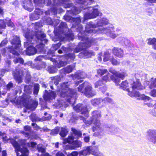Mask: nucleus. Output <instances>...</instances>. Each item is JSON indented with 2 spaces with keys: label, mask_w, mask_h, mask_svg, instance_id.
<instances>
[{
  "label": "nucleus",
  "mask_w": 156,
  "mask_h": 156,
  "mask_svg": "<svg viewBox=\"0 0 156 156\" xmlns=\"http://www.w3.org/2000/svg\"><path fill=\"white\" fill-rule=\"evenodd\" d=\"M54 83L55 85H57L58 83L60 80V78L58 76H56L54 78Z\"/></svg>",
  "instance_id": "nucleus-56"
},
{
  "label": "nucleus",
  "mask_w": 156,
  "mask_h": 156,
  "mask_svg": "<svg viewBox=\"0 0 156 156\" xmlns=\"http://www.w3.org/2000/svg\"><path fill=\"white\" fill-rule=\"evenodd\" d=\"M8 43V41L7 39L5 38L2 41L0 44V47H2Z\"/></svg>",
  "instance_id": "nucleus-53"
},
{
  "label": "nucleus",
  "mask_w": 156,
  "mask_h": 156,
  "mask_svg": "<svg viewBox=\"0 0 156 156\" xmlns=\"http://www.w3.org/2000/svg\"><path fill=\"white\" fill-rule=\"evenodd\" d=\"M75 55L73 53L67 54L64 56H62L60 57V61L57 64V67L58 68L66 65L67 63L73 61L75 58Z\"/></svg>",
  "instance_id": "nucleus-12"
},
{
  "label": "nucleus",
  "mask_w": 156,
  "mask_h": 156,
  "mask_svg": "<svg viewBox=\"0 0 156 156\" xmlns=\"http://www.w3.org/2000/svg\"><path fill=\"white\" fill-rule=\"evenodd\" d=\"M149 140L154 144L156 143V131H151L149 133Z\"/></svg>",
  "instance_id": "nucleus-29"
},
{
  "label": "nucleus",
  "mask_w": 156,
  "mask_h": 156,
  "mask_svg": "<svg viewBox=\"0 0 156 156\" xmlns=\"http://www.w3.org/2000/svg\"><path fill=\"white\" fill-rule=\"evenodd\" d=\"M87 77V74L84 72L81 71H78L74 75H72L73 80H79L84 79Z\"/></svg>",
  "instance_id": "nucleus-21"
},
{
  "label": "nucleus",
  "mask_w": 156,
  "mask_h": 156,
  "mask_svg": "<svg viewBox=\"0 0 156 156\" xmlns=\"http://www.w3.org/2000/svg\"><path fill=\"white\" fill-rule=\"evenodd\" d=\"M24 70L25 71H23L22 72H21V73H20L17 69H16V73H13L15 78L20 82L22 78V76H24L25 75H26V77L27 79L28 80H30V74L29 72L27 69H24Z\"/></svg>",
  "instance_id": "nucleus-16"
},
{
  "label": "nucleus",
  "mask_w": 156,
  "mask_h": 156,
  "mask_svg": "<svg viewBox=\"0 0 156 156\" xmlns=\"http://www.w3.org/2000/svg\"><path fill=\"white\" fill-rule=\"evenodd\" d=\"M109 72L112 74L113 75H112L111 76H115L118 72L116 71L115 69L112 68H111L109 69Z\"/></svg>",
  "instance_id": "nucleus-51"
},
{
  "label": "nucleus",
  "mask_w": 156,
  "mask_h": 156,
  "mask_svg": "<svg viewBox=\"0 0 156 156\" xmlns=\"http://www.w3.org/2000/svg\"><path fill=\"white\" fill-rule=\"evenodd\" d=\"M62 27V28H61V30L63 29L64 28H66L67 27V25L66 23L64 22H61L60 23V27Z\"/></svg>",
  "instance_id": "nucleus-61"
},
{
  "label": "nucleus",
  "mask_w": 156,
  "mask_h": 156,
  "mask_svg": "<svg viewBox=\"0 0 156 156\" xmlns=\"http://www.w3.org/2000/svg\"><path fill=\"white\" fill-rule=\"evenodd\" d=\"M110 61L113 65H118L120 64V62L118 61L114 57L110 59Z\"/></svg>",
  "instance_id": "nucleus-41"
},
{
  "label": "nucleus",
  "mask_w": 156,
  "mask_h": 156,
  "mask_svg": "<svg viewBox=\"0 0 156 156\" xmlns=\"http://www.w3.org/2000/svg\"><path fill=\"white\" fill-rule=\"evenodd\" d=\"M147 44L149 45H152L153 48L156 50V38H149L147 39Z\"/></svg>",
  "instance_id": "nucleus-31"
},
{
  "label": "nucleus",
  "mask_w": 156,
  "mask_h": 156,
  "mask_svg": "<svg viewBox=\"0 0 156 156\" xmlns=\"http://www.w3.org/2000/svg\"><path fill=\"white\" fill-rule=\"evenodd\" d=\"M24 130L27 132L25 133L24 132L23 134L26 137H28L29 138V133L31 131V128L28 126H26L24 127Z\"/></svg>",
  "instance_id": "nucleus-35"
},
{
  "label": "nucleus",
  "mask_w": 156,
  "mask_h": 156,
  "mask_svg": "<svg viewBox=\"0 0 156 156\" xmlns=\"http://www.w3.org/2000/svg\"><path fill=\"white\" fill-rule=\"evenodd\" d=\"M41 65L40 67H38V66H36V67H38V69H40L41 68H45L46 67V65L45 62H41Z\"/></svg>",
  "instance_id": "nucleus-58"
},
{
  "label": "nucleus",
  "mask_w": 156,
  "mask_h": 156,
  "mask_svg": "<svg viewBox=\"0 0 156 156\" xmlns=\"http://www.w3.org/2000/svg\"><path fill=\"white\" fill-rule=\"evenodd\" d=\"M74 67V66H67L64 69V71L66 73H69L72 71Z\"/></svg>",
  "instance_id": "nucleus-38"
},
{
  "label": "nucleus",
  "mask_w": 156,
  "mask_h": 156,
  "mask_svg": "<svg viewBox=\"0 0 156 156\" xmlns=\"http://www.w3.org/2000/svg\"><path fill=\"white\" fill-rule=\"evenodd\" d=\"M30 97L28 95H23L22 97H20L16 100V103L18 105H23L27 109L30 110H34L38 105V102L35 101H33L30 105Z\"/></svg>",
  "instance_id": "nucleus-9"
},
{
  "label": "nucleus",
  "mask_w": 156,
  "mask_h": 156,
  "mask_svg": "<svg viewBox=\"0 0 156 156\" xmlns=\"http://www.w3.org/2000/svg\"><path fill=\"white\" fill-rule=\"evenodd\" d=\"M73 108L74 110L77 112H81V114L83 115V114L85 117L88 116V113L86 105H83L81 104H79L77 105L76 106L73 107Z\"/></svg>",
  "instance_id": "nucleus-18"
},
{
  "label": "nucleus",
  "mask_w": 156,
  "mask_h": 156,
  "mask_svg": "<svg viewBox=\"0 0 156 156\" xmlns=\"http://www.w3.org/2000/svg\"><path fill=\"white\" fill-rule=\"evenodd\" d=\"M59 2L66 8H71L70 10H68L69 12L73 15H76L80 13L83 9H87L88 12L84 15V21L88 19L96 18L99 15V12L96 6L94 7H86L88 5H90L94 2V0H75L78 4L76 7H72L73 4L68 3L70 0H59ZM84 21L83 22H84Z\"/></svg>",
  "instance_id": "nucleus-2"
},
{
  "label": "nucleus",
  "mask_w": 156,
  "mask_h": 156,
  "mask_svg": "<svg viewBox=\"0 0 156 156\" xmlns=\"http://www.w3.org/2000/svg\"><path fill=\"white\" fill-rule=\"evenodd\" d=\"M43 14V12L38 8L36 9L34 11V13L31 14L30 16L31 20H38L40 18V15Z\"/></svg>",
  "instance_id": "nucleus-24"
},
{
  "label": "nucleus",
  "mask_w": 156,
  "mask_h": 156,
  "mask_svg": "<svg viewBox=\"0 0 156 156\" xmlns=\"http://www.w3.org/2000/svg\"><path fill=\"white\" fill-rule=\"evenodd\" d=\"M149 88L150 89H154L156 88V78H151L150 81V84Z\"/></svg>",
  "instance_id": "nucleus-33"
},
{
  "label": "nucleus",
  "mask_w": 156,
  "mask_h": 156,
  "mask_svg": "<svg viewBox=\"0 0 156 156\" xmlns=\"http://www.w3.org/2000/svg\"><path fill=\"white\" fill-rule=\"evenodd\" d=\"M34 2L35 4L41 7L43 6V4H46L47 5H50L51 2V0H40L37 2V0H34Z\"/></svg>",
  "instance_id": "nucleus-26"
},
{
  "label": "nucleus",
  "mask_w": 156,
  "mask_h": 156,
  "mask_svg": "<svg viewBox=\"0 0 156 156\" xmlns=\"http://www.w3.org/2000/svg\"><path fill=\"white\" fill-rule=\"evenodd\" d=\"M100 99H92L91 101V103L94 106H96L98 105H100Z\"/></svg>",
  "instance_id": "nucleus-39"
},
{
  "label": "nucleus",
  "mask_w": 156,
  "mask_h": 156,
  "mask_svg": "<svg viewBox=\"0 0 156 156\" xmlns=\"http://www.w3.org/2000/svg\"><path fill=\"white\" fill-rule=\"evenodd\" d=\"M106 70H102L101 69H99L98 70V73L101 75H103L104 73H106Z\"/></svg>",
  "instance_id": "nucleus-54"
},
{
  "label": "nucleus",
  "mask_w": 156,
  "mask_h": 156,
  "mask_svg": "<svg viewBox=\"0 0 156 156\" xmlns=\"http://www.w3.org/2000/svg\"><path fill=\"white\" fill-rule=\"evenodd\" d=\"M103 61L106 62L107 61V54L106 52H105L104 54Z\"/></svg>",
  "instance_id": "nucleus-62"
},
{
  "label": "nucleus",
  "mask_w": 156,
  "mask_h": 156,
  "mask_svg": "<svg viewBox=\"0 0 156 156\" xmlns=\"http://www.w3.org/2000/svg\"><path fill=\"white\" fill-rule=\"evenodd\" d=\"M101 114L100 112L98 111H93L92 113V119L91 120H86L84 117L81 116L78 117V119L83 120V122L86 124L87 126H88L90 124L93 123L94 125L92 128V129L93 132H94L95 131L100 132V124L99 120Z\"/></svg>",
  "instance_id": "nucleus-7"
},
{
  "label": "nucleus",
  "mask_w": 156,
  "mask_h": 156,
  "mask_svg": "<svg viewBox=\"0 0 156 156\" xmlns=\"http://www.w3.org/2000/svg\"><path fill=\"white\" fill-rule=\"evenodd\" d=\"M49 91L45 90L44 92L43 98L46 101L55 99V97L56 94L54 92L50 90H49Z\"/></svg>",
  "instance_id": "nucleus-20"
},
{
  "label": "nucleus",
  "mask_w": 156,
  "mask_h": 156,
  "mask_svg": "<svg viewBox=\"0 0 156 156\" xmlns=\"http://www.w3.org/2000/svg\"><path fill=\"white\" fill-rule=\"evenodd\" d=\"M39 85L38 84L35 83L34 86V93L35 95H37L39 90Z\"/></svg>",
  "instance_id": "nucleus-40"
},
{
  "label": "nucleus",
  "mask_w": 156,
  "mask_h": 156,
  "mask_svg": "<svg viewBox=\"0 0 156 156\" xmlns=\"http://www.w3.org/2000/svg\"><path fill=\"white\" fill-rule=\"evenodd\" d=\"M7 23L8 26L9 27H13L14 25L13 23L10 20H7L6 19L0 20V26L4 25L5 27L3 28H0V29H5L6 27V23Z\"/></svg>",
  "instance_id": "nucleus-27"
},
{
  "label": "nucleus",
  "mask_w": 156,
  "mask_h": 156,
  "mask_svg": "<svg viewBox=\"0 0 156 156\" xmlns=\"http://www.w3.org/2000/svg\"><path fill=\"white\" fill-rule=\"evenodd\" d=\"M32 125L34 126V128L35 129L38 130L40 129V127L38 126L36 124L33 123L32 124Z\"/></svg>",
  "instance_id": "nucleus-63"
},
{
  "label": "nucleus",
  "mask_w": 156,
  "mask_h": 156,
  "mask_svg": "<svg viewBox=\"0 0 156 156\" xmlns=\"http://www.w3.org/2000/svg\"><path fill=\"white\" fill-rule=\"evenodd\" d=\"M72 131L73 133L71 136H69L68 138L65 139L63 140V143L69 144H73V147H70L69 145H67L66 147L64 146V148L66 150L76 149V148L81 147L82 145V142L78 140H74V139H76L79 137H81L82 133L81 132L76 130L74 128H72Z\"/></svg>",
  "instance_id": "nucleus-6"
},
{
  "label": "nucleus",
  "mask_w": 156,
  "mask_h": 156,
  "mask_svg": "<svg viewBox=\"0 0 156 156\" xmlns=\"http://www.w3.org/2000/svg\"><path fill=\"white\" fill-rule=\"evenodd\" d=\"M60 129V128L59 127H56L55 129H53L51 130L50 133L52 135H55L57 134L59 132Z\"/></svg>",
  "instance_id": "nucleus-42"
},
{
  "label": "nucleus",
  "mask_w": 156,
  "mask_h": 156,
  "mask_svg": "<svg viewBox=\"0 0 156 156\" xmlns=\"http://www.w3.org/2000/svg\"><path fill=\"white\" fill-rule=\"evenodd\" d=\"M8 70H6L5 69H2L0 70V80L2 82H4L3 81V80L1 79V77H2L3 76L5 72L6 71H8Z\"/></svg>",
  "instance_id": "nucleus-50"
},
{
  "label": "nucleus",
  "mask_w": 156,
  "mask_h": 156,
  "mask_svg": "<svg viewBox=\"0 0 156 156\" xmlns=\"http://www.w3.org/2000/svg\"><path fill=\"white\" fill-rule=\"evenodd\" d=\"M90 84L88 82H85L80 85L78 87V91L82 93H84L85 95L90 98L94 96L95 93L92 90Z\"/></svg>",
  "instance_id": "nucleus-11"
},
{
  "label": "nucleus",
  "mask_w": 156,
  "mask_h": 156,
  "mask_svg": "<svg viewBox=\"0 0 156 156\" xmlns=\"http://www.w3.org/2000/svg\"><path fill=\"white\" fill-rule=\"evenodd\" d=\"M62 49L63 51H64L65 52H67L69 51H71L70 48H66L64 46H63L62 48Z\"/></svg>",
  "instance_id": "nucleus-59"
},
{
  "label": "nucleus",
  "mask_w": 156,
  "mask_h": 156,
  "mask_svg": "<svg viewBox=\"0 0 156 156\" xmlns=\"http://www.w3.org/2000/svg\"><path fill=\"white\" fill-rule=\"evenodd\" d=\"M61 131L60 133V135L63 137H65L67 134L68 131L66 128L61 127Z\"/></svg>",
  "instance_id": "nucleus-36"
},
{
  "label": "nucleus",
  "mask_w": 156,
  "mask_h": 156,
  "mask_svg": "<svg viewBox=\"0 0 156 156\" xmlns=\"http://www.w3.org/2000/svg\"><path fill=\"white\" fill-rule=\"evenodd\" d=\"M44 57L43 55H40L37 57L35 58L34 59V60L35 62H37L38 61L41 62H42L41 61L44 59Z\"/></svg>",
  "instance_id": "nucleus-47"
},
{
  "label": "nucleus",
  "mask_w": 156,
  "mask_h": 156,
  "mask_svg": "<svg viewBox=\"0 0 156 156\" xmlns=\"http://www.w3.org/2000/svg\"><path fill=\"white\" fill-rule=\"evenodd\" d=\"M24 65L25 66H31V67L33 68H36L37 69H38V67H36L34 65V64H33L32 62V61H28L27 62H26L24 64Z\"/></svg>",
  "instance_id": "nucleus-45"
},
{
  "label": "nucleus",
  "mask_w": 156,
  "mask_h": 156,
  "mask_svg": "<svg viewBox=\"0 0 156 156\" xmlns=\"http://www.w3.org/2000/svg\"><path fill=\"white\" fill-rule=\"evenodd\" d=\"M61 44V43L59 42L57 44L53 45L51 49V50H49L48 52V55L49 56L51 55L53 56L55 51L60 47Z\"/></svg>",
  "instance_id": "nucleus-28"
},
{
  "label": "nucleus",
  "mask_w": 156,
  "mask_h": 156,
  "mask_svg": "<svg viewBox=\"0 0 156 156\" xmlns=\"http://www.w3.org/2000/svg\"><path fill=\"white\" fill-rule=\"evenodd\" d=\"M65 19L67 21L72 23L73 27L76 28L78 31L80 32L82 29V26L80 24L81 20L80 18H74L72 17L66 16H64ZM79 39L81 41H85L84 42H80L74 51L75 53H78L83 50V52L80 53L79 56V57L87 58L90 57L93 55H94V53L90 51H87L85 50L86 48L90 47L92 45V41L89 40L87 37H83L81 33H79L78 34Z\"/></svg>",
  "instance_id": "nucleus-1"
},
{
  "label": "nucleus",
  "mask_w": 156,
  "mask_h": 156,
  "mask_svg": "<svg viewBox=\"0 0 156 156\" xmlns=\"http://www.w3.org/2000/svg\"><path fill=\"white\" fill-rule=\"evenodd\" d=\"M70 84V82L63 83L59 87L57 91L58 95L61 97V99L58 101L56 106L57 108H61V109L65 110L68 104L65 102L66 101L69 104L73 105L75 102L76 99V92L74 90L70 89L69 85Z\"/></svg>",
  "instance_id": "nucleus-3"
},
{
  "label": "nucleus",
  "mask_w": 156,
  "mask_h": 156,
  "mask_svg": "<svg viewBox=\"0 0 156 156\" xmlns=\"http://www.w3.org/2000/svg\"><path fill=\"white\" fill-rule=\"evenodd\" d=\"M150 94L153 97H156V89L152 90L150 93Z\"/></svg>",
  "instance_id": "nucleus-52"
},
{
  "label": "nucleus",
  "mask_w": 156,
  "mask_h": 156,
  "mask_svg": "<svg viewBox=\"0 0 156 156\" xmlns=\"http://www.w3.org/2000/svg\"><path fill=\"white\" fill-rule=\"evenodd\" d=\"M73 36H74L73 34H72L70 35H67L66 36V37L64 38V39H65L66 38H67L69 41L70 40H73Z\"/></svg>",
  "instance_id": "nucleus-55"
},
{
  "label": "nucleus",
  "mask_w": 156,
  "mask_h": 156,
  "mask_svg": "<svg viewBox=\"0 0 156 156\" xmlns=\"http://www.w3.org/2000/svg\"><path fill=\"white\" fill-rule=\"evenodd\" d=\"M78 155V153L76 151L72 152L71 153L72 156H77Z\"/></svg>",
  "instance_id": "nucleus-64"
},
{
  "label": "nucleus",
  "mask_w": 156,
  "mask_h": 156,
  "mask_svg": "<svg viewBox=\"0 0 156 156\" xmlns=\"http://www.w3.org/2000/svg\"><path fill=\"white\" fill-rule=\"evenodd\" d=\"M24 9L29 12L32 11L33 9L32 5L30 0H21Z\"/></svg>",
  "instance_id": "nucleus-22"
},
{
  "label": "nucleus",
  "mask_w": 156,
  "mask_h": 156,
  "mask_svg": "<svg viewBox=\"0 0 156 156\" xmlns=\"http://www.w3.org/2000/svg\"><path fill=\"white\" fill-rule=\"evenodd\" d=\"M11 43L12 45V46H9L8 47H6L2 50V55H7L8 52H6V51H8L10 53H12L15 56L18 57L19 54L14 49H17L20 46L21 44L19 37L17 36H13V39L11 41Z\"/></svg>",
  "instance_id": "nucleus-8"
},
{
  "label": "nucleus",
  "mask_w": 156,
  "mask_h": 156,
  "mask_svg": "<svg viewBox=\"0 0 156 156\" xmlns=\"http://www.w3.org/2000/svg\"><path fill=\"white\" fill-rule=\"evenodd\" d=\"M13 84L11 82H9L6 86L7 90H9L11 88H12L13 87Z\"/></svg>",
  "instance_id": "nucleus-57"
},
{
  "label": "nucleus",
  "mask_w": 156,
  "mask_h": 156,
  "mask_svg": "<svg viewBox=\"0 0 156 156\" xmlns=\"http://www.w3.org/2000/svg\"><path fill=\"white\" fill-rule=\"evenodd\" d=\"M106 19L104 18L100 20L97 23V25H93L92 22H89L86 27V32L88 33H95L98 30H103L102 27L107 24Z\"/></svg>",
  "instance_id": "nucleus-10"
},
{
  "label": "nucleus",
  "mask_w": 156,
  "mask_h": 156,
  "mask_svg": "<svg viewBox=\"0 0 156 156\" xmlns=\"http://www.w3.org/2000/svg\"><path fill=\"white\" fill-rule=\"evenodd\" d=\"M120 87L124 90H127L128 91V94L132 97H139L140 96V94L137 91H129V83L126 80L122 82Z\"/></svg>",
  "instance_id": "nucleus-14"
},
{
  "label": "nucleus",
  "mask_w": 156,
  "mask_h": 156,
  "mask_svg": "<svg viewBox=\"0 0 156 156\" xmlns=\"http://www.w3.org/2000/svg\"><path fill=\"white\" fill-rule=\"evenodd\" d=\"M26 52L28 55H33L36 53L37 50L34 46L30 45L27 48Z\"/></svg>",
  "instance_id": "nucleus-25"
},
{
  "label": "nucleus",
  "mask_w": 156,
  "mask_h": 156,
  "mask_svg": "<svg viewBox=\"0 0 156 156\" xmlns=\"http://www.w3.org/2000/svg\"><path fill=\"white\" fill-rule=\"evenodd\" d=\"M24 92L28 94H30L32 92V87L30 85H27L24 87Z\"/></svg>",
  "instance_id": "nucleus-37"
},
{
  "label": "nucleus",
  "mask_w": 156,
  "mask_h": 156,
  "mask_svg": "<svg viewBox=\"0 0 156 156\" xmlns=\"http://www.w3.org/2000/svg\"><path fill=\"white\" fill-rule=\"evenodd\" d=\"M80 154L83 155H86L90 154L95 156H102V154L94 147H86L82 151L79 152Z\"/></svg>",
  "instance_id": "nucleus-13"
},
{
  "label": "nucleus",
  "mask_w": 156,
  "mask_h": 156,
  "mask_svg": "<svg viewBox=\"0 0 156 156\" xmlns=\"http://www.w3.org/2000/svg\"><path fill=\"white\" fill-rule=\"evenodd\" d=\"M107 81V76L106 75L103 77L102 79V80H99L97 82L95 83V88H98L99 86H102L104 83H106Z\"/></svg>",
  "instance_id": "nucleus-30"
},
{
  "label": "nucleus",
  "mask_w": 156,
  "mask_h": 156,
  "mask_svg": "<svg viewBox=\"0 0 156 156\" xmlns=\"http://www.w3.org/2000/svg\"><path fill=\"white\" fill-rule=\"evenodd\" d=\"M14 62L15 63H20L23 64L24 62L23 59L21 58L18 57L14 59Z\"/></svg>",
  "instance_id": "nucleus-46"
},
{
  "label": "nucleus",
  "mask_w": 156,
  "mask_h": 156,
  "mask_svg": "<svg viewBox=\"0 0 156 156\" xmlns=\"http://www.w3.org/2000/svg\"><path fill=\"white\" fill-rule=\"evenodd\" d=\"M112 52L113 54L117 57L120 58H121L123 57V51L121 48L114 47L112 49Z\"/></svg>",
  "instance_id": "nucleus-23"
},
{
  "label": "nucleus",
  "mask_w": 156,
  "mask_h": 156,
  "mask_svg": "<svg viewBox=\"0 0 156 156\" xmlns=\"http://www.w3.org/2000/svg\"><path fill=\"white\" fill-rule=\"evenodd\" d=\"M47 23L49 25H52L53 24V22L52 20H51V18L49 17H48L47 19L46 20Z\"/></svg>",
  "instance_id": "nucleus-60"
},
{
  "label": "nucleus",
  "mask_w": 156,
  "mask_h": 156,
  "mask_svg": "<svg viewBox=\"0 0 156 156\" xmlns=\"http://www.w3.org/2000/svg\"><path fill=\"white\" fill-rule=\"evenodd\" d=\"M53 154H55L56 156H65L64 154L61 151L57 150L54 151L52 152Z\"/></svg>",
  "instance_id": "nucleus-44"
},
{
  "label": "nucleus",
  "mask_w": 156,
  "mask_h": 156,
  "mask_svg": "<svg viewBox=\"0 0 156 156\" xmlns=\"http://www.w3.org/2000/svg\"><path fill=\"white\" fill-rule=\"evenodd\" d=\"M57 70V69L56 67H51L49 69V72L51 73H55Z\"/></svg>",
  "instance_id": "nucleus-49"
},
{
  "label": "nucleus",
  "mask_w": 156,
  "mask_h": 156,
  "mask_svg": "<svg viewBox=\"0 0 156 156\" xmlns=\"http://www.w3.org/2000/svg\"><path fill=\"white\" fill-rule=\"evenodd\" d=\"M107 102V98H105L102 100L100 99V105L102 106L105 105L106 104Z\"/></svg>",
  "instance_id": "nucleus-48"
},
{
  "label": "nucleus",
  "mask_w": 156,
  "mask_h": 156,
  "mask_svg": "<svg viewBox=\"0 0 156 156\" xmlns=\"http://www.w3.org/2000/svg\"><path fill=\"white\" fill-rule=\"evenodd\" d=\"M44 45L43 44H40L37 45V51L41 53H44L45 50L44 49Z\"/></svg>",
  "instance_id": "nucleus-34"
},
{
  "label": "nucleus",
  "mask_w": 156,
  "mask_h": 156,
  "mask_svg": "<svg viewBox=\"0 0 156 156\" xmlns=\"http://www.w3.org/2000/svg\"><path fill=\"white\" fill-rule=\"evenodd\" d=\"M128 75L125 72H122L121 73L117 72L115 76H111L110 79L115 83L117 84V85L119 84L120 82V79L123 80Z\"/></svg>",
  "instance_id": "nucleus-15"
},
{
  "label": "nucleus",
  "mask_w": 156,
  "mask_h": 156,
  "mask_svg": "<svg viewBox=\"0 0 156 156\" xmlns=\"http://www.w3.org/2000/svg\"><path fill=\"white\" fill-rule=\"evenodd\" d=\"M21 145L14 140L11 141V143L15 148V151L16 153L17 156H28L29 152L27 149L26 147L27 146L29 147H36V143L34 142H30L25 145L26 140L25 139H20L19 141Z\"/></svg>",
  "instance_id": "nucleus-4"
},
{
  "label": "nucleus",
  "mask_w": 156,
  "mask_h": 156,
  "mask_svg": "<svg viewBox=\"0 0 156 156\" xmlns=\"http://www.w3.org/2000/svg\"><path fill=\"white\" fill-rule=\"evenodd\" d=\"M54 32L55 37L56 38V39H55V38H54L53 39V41H55L59 40L61 38L60 36V34L61 33V32L58 31L57 29L55 28L54 30Z\"/></svg>",
  "instance_id": "nucleus-32"
},
{
  "label": "nucleus",
  "mask_w": 156,
  "mask_h": 156,
  "mask_svg": "<svg viewBox=\"0 0 156 156\" xmlns=\"http://www.w3.org/2000/svg\"><path fill=\"white\" fill-rule=\"evenodd\" d=\"M44 115L45 116L47 115H48V116L46 117H43L41 118H40L37 116L35 114L33 113L31 114V115L30 116V118L33 121H42L45 120H48L50 119L51 118V115L48 114L47 112H45L44 113Z\"/></svg>",
  "instance_id": "nucleus-19"
},
{
  "label": "nucleus",
  "mask_w": 156,
  "mask_h": 156,
  "mask_svg": "<svg viewBox=\"0 0 156 156\" xmlns=\"http://www.w3.org/2000/svg\"><path fill=\"white\" fill-rule=\"evenodd\" d=\"M130 85L132 89V91H136L135 90H141L145 88L142 85L139 79H136L135 81L132 80Z\"/></svg>",
  "instance_id": "nucleus-17"
},
{
  "label": "nucleus",
  "mask_w": 156,
  "mask_h": 156,
  "mask_svg": "<svg viewBox=\"0 0 156 156\" xmlns=\"http://www.w3.org/2000/svg\"><path fill=\"white\" fill-rule=\"evenodd\" d=\"M23 31L24 36L27 39V41L24 43V46L25 47H27L30 44H34V39L42 41L46 37L45 34L40 32L37 30L35 32L32 31L30 32V30L28 28H25V29H23Z\"/></svg>",
  "instance_id": "nucleus-5"
},
{
  "label": "nucleus",
  "mask_w": 156,
  "mask_h": 156,
  "mask_svg": "<svg viewBox=\"0 0 156 156\" xmlns=\"http://www.w3.org/2000/svg\"><path fill=\"white\" fill-rule=\"evenodd\" d=\"M37 150L39 152H44L45 151V149L43 147L42 144H39L37 146Z\"/></svg>",
  "instance_id": "nucleus-43"
}]
</instances>
